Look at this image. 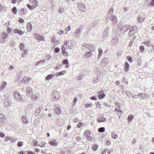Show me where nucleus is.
Returning a JSON list of instances; mask_svg holds the SVG:
<instances>
[{
  "mask_svg": "<svg viewBox=\"0 0 154 154\" xmlns=\"http://www.w3.org/2000/svg\"><path fill=\"white\" fill-rule=\"evenodd\" d=\"M64 43L65 44L64 46H66L69 49L73 48L75 45V42L72 40H66L65 41Z\"/></svg>",
  "mask_w": 154,
  "mask_h": 154,
  "instance_id": "f257e3e1",
  "label": "nucleus"
},
{
  "mask_svg": "<svg viewBox=\"0 0 154 154\" xmlns=\"http://www.w3.org/2000/svg\"><path fill=\"white\" fill-rule=\"evenodd\" d=\"M14 96L16 100L21 102H24L25 100L23 96H21L20 94L17 91H16L14 93Z\"/></svg>",
  "mask_w": 154,
  "mask_h": 154,
  "instance_id": "f03ea898",
  "label": "nucleus"
},
{
  "mask_svg": "<svg viewBox=\"0 0 154 154\" xmlns=\"http://www.w3.org/2000/svg\"><path fill=\"white\" fill-rule=\"evenodd\" d=\"M33 35L36 39L38 41V42H40L42 41H45V38L41 35L37 33H34L33 34Z\"/></svg>",
  "mask_w": 154,
  "mask_h": 154,
  "instance_id": "7ed1b4c3",
  "label": "nucleus"
},
{
  "mask_svg": "<svg viewBox=\"0 0 154 154\" xmlns=\"http://www.w3.org/2000/svg\"><path fill=\"white\" fill-rule=\"evenodd\" d=\"M138 97L141 99H144L149 98V95L145 93H139L138 94Z\"/></svg>",
  "mask_w": 154,
  "mask_h": 154,
  "instance_id": "20e7f679",
  "label": "nucleus"
},
{
  "mask_svg": "<svg viewBox=\"0 0 154 154\" xmlns=\"http://www.w3.org/2000/svg\"><path fill=\"white\" fill-rule=\"evenodd\" d=\"M77 5L80 10L83 12H85L86 8L84 4L82 3H78Z\"/></svg>",
  "mask_w": 154,
  "mask_h": 154,
  "instance_id": "39448f33",
  "label": "nucleus"
},
{
  "mask_svg": "<svg viewBox=\"0 0 154 154\" xmlns=\"http://www.w3.org/2000/svg\"><path fill=\"white\" fill-rule=\"evenodd\" d=\"M31 81V79L27 76H25L23 77V79L21 80L22 83H25L26 84H28Z\"/></svg>",
  "mask_w": 154,
  "mask_h": 154,
  "instance_id": "423d86ee",
  "label": "nucleus"
},
{
  "mask_svg": "<svg viewBox=\"0 0 154 154\" xmlns=\"http://www.w3.org/2000/svg\"><path fill=\"white\" fill-rule=\"evenodd\" d=\"M56 123L58 126H61L64 124V120L63 119H59L57 121Z\"/></svg>",
  "mask_w": 154,
  "mask_h": 154,
  "instance_id": "0eeeda50",
  "label": "nucleus"
},
{
  "mask_svg": "<svg viewBox=\"0 0 154 154\" xmlns=\"http://www.w3.org/2000/svg\"><path fill=\"white\" fill-rule=\"evenodd\" d=\"M136 29L137 27L135 26H134L131 29L129 32L128 34V35L129 36H130L134 34L136 32L135 29Z\"/></svg>",
  "mask_w": 154,
  "mask_h": 154,
  "instance_id": "6e6552de",
  "label": "nucleus"
},
{
  "mask_svg": "<svg viewBox=\"0 0 154 154\" xmlns=\"http://www.w3.org/2000/svg\"><path fill=\"white\" fill-rule=\"evenodd\" d=\"M145 17L143 15H140L138 16L137 18V20L139 23H142L144 21Z\"/></svg>",
  "mask_w": 154,
  "mask_h": 154,
  "instance_id": "1a4fd4ad",
  "label": "nucleus"
},
{
  "mask_svg": "<svg viewBox=\"0 0 154 154\" xmlns=\"http://www.w3.org/2000/svg\"><path fill=\"white\" fill-rule=\"evenodd\" d=\"M92 51L90 50L88 52H87L83 56L84 59H88L91 56Z\"/></svg>",
  "mask_w": 154,
  "mask_h": 154,
  "instance_id": "9d476101",
  "label": "nucleus"
},
{
  "mask_svg": "<svg viewBox=\"0 0 154 154\" xmlns=\"http://www.w3.org/2000/svg\"><path fill=\"white\" fill-rule=\"evenodd\" d=\"M81 31V29L79 28L76 30L73 35L74 36L76 37L78 35H80Z\"/></svg>",
  "mask_w": 154,
  "mask_h": 154,
  "instance_id": "9b49d317",
  "label": "nucleus"
},
{
  "mask_svg": "<svg viewBox=\"0 0 154 154\" xmlns=\"http://www.w3.org/2000/svg\"><path fill=\"white\" fill-rule=\"evenodd\" d=\"M108 59L107 58L104 57L103 58L101 62V65L104 66L108 63Z\"/></svg>",
  "mask_w": 154,
  "mask_h": 154,
  "instance_id": "f8f14e48",
  "label": "nucleus"
},
{
  "mask_svg": "<svg viewBox=\"0 0 154 154\" xmlns=\"http://www.w3.org/2000/svg\"><path fill=\"white\" fill-rule=\"evenodd\" d=\"M52 95L54 96L55 99L57 100L60 98V95L58 92L54 91L52 93Z\"/></svg>",
  "mask_w": 154,
  "mask_h": 154,
  "instance_id": "ddd939ff",
  "label": "nucleus"
},
{
  "mask_svg": "<svg viewBox=\"0 0 154 154\" xmlns=\"http://www.w3.org/2000/svg\"><path fill=\"white\" fill-rule=\"evenodd\" d=\"M39 97V94H37V95L35 94H33L31 96V99L32 100L36 101L38 100Z\"/></svg>",
  "mask_w": 154,
  "mask_h": 154,
  "instance_id": "4468645a",
  "label": "nucleus"
},
{
  "mask_svg": "<svg viewBox=\"0 0 154 154\" xmlns=\"http://www.w3.org/2000/svg\"><path fill=\"white\" fill-rule=\"evenodd\" d=\"M98 94V97L99 99H103L105 96V95L102 90L100 91Z\"/></svg>",
  "mask_w": 154,
  "mask_h": 154,
  "instance_id": "2eb2a0df",
  "label": "nucleus"
},
{
  "mask_svg": "<svg viewBox=\"0 0 154 154\" xmlns=\"http://www.w3.org/2000/svg\"><path fill=\"white\" fill-rule=\"evenodd\" d=\"M22 120L25 124H27L29 122V119L26 116H24L22 117Z\"/></svg>",
  "mask_w": 154,
  "mask_h": 154,
  "instance_id": "dca6fc26",
  "label": "nucleus"
},
{
  "mask_svg": "<svg viewBox=\"0 0 154 154\" xmlns=\"http://www.w3.org/2000/svg\"><path fill=\"white\" fill-rule=\"evenodd\" d=\"M14 32L15 34L18 33L20 35H21L24 33V32L21 30L16 29H14Z\"/></svg>",
  "mask_w": 154,
  "mask_h": 154,
  "instance_id": "f3484780",
  "label": "nucleus"
},
{
  "mask_svg": "<svg viewBox=\"0 0 154 154\" xmlns=\"http://www.w3.org/2000/svg\"><path fill=\"white\" fill-rule=\"evenodd\" d=\"M101 77L100 76H97L96 77H94L93 80L92 82L93 83H96L97 82H98L100 80Z\"/></svg>",
  "mask_w": 154,
  "mask_h": 154,
  "instance_id": "a211bd4d",
  "label": "nucleus"
},
{
  "mask_svg": "<svg viewBox=\"0 0 154 154\" xmlns=\"http://www.w3.org/2000/svg\"><path fill=\"white\" fill-rule=\"evenodd\" d=\"M55 112L57 115H59L61 113V110L59 106L56 107L55 110Z\"/></svg>",
  "mask_w": 154,
  "mask_h": 154,
  "instance_id": "6ab92c4d",
  "label": "nucleus"
},
{
  "mask_svg": "<svg viewBox=\"0 0 154 154\" xmlns=\"http://www.w3.org/2000/svg\"><path fill=\"white\" fill-rule=\"evenodd\" d=\"M8 36V34L4 32L2 33V41L3 42L5 41V39L7 38Z\"/></svg>",
  "mask_w": 154,
  "mask_h": 154,
  "instance_id": "aec40b11",
  "label": "nucleus"
},
{
  "mask_svg": "<svg viewBox=\"0 0 154 154\" xmlns=\"http://www.w3.org/2000/svg\"><path fill=\"white\" fill-rule=\"evenodd\" d=\"M130 29V26H124L121 29V30L123 32H126Z\"/></svg>",
  "mask_w": 154,
  "mask_h": 154,
  "instance_id": "412c9836",
  "label": "nucleus"
},
{
  "mask_svg": "<svg viewBox=\"0 0 154 154\" xmlns=\"http://www.w3.org/2000/svg\"><path fill=\"white\" fill-rule=\"evenodd\" d=\"M7 84L6 82H4L0 86V91L3 90L7 86Z\"/></svg>",
  "mask_w": 154,
  "mask_h": 154,
  "instance_id": "4be33fe9",
  "label": "nucleus"
},
{
  "mask_svg": "<svg viewBox=\"0 0 154 154\" xmlns=\"http://www.w3.org/2000/svg\"><path fill=\"white\" fill-rule=\"evenodd\" d=\"M109 18L112 22H116V21L117 17L115 16L111 15L109 17Z\"/></svg>",
  "mask_w": 154,
  "mask_h": 154,
  "instance_id": "5701e85b",
  "label": "nucleus"
},
{
  "mask_svg": "<svg viewBox=\"0 0 154 154\" xmlns=\"http://www.w3.org/2000/svg\"><path fill=\"white\" fill-rule=\"evenodd\" d=\"M98 52L99 54L98 56V59L100 58L102 56V54L103 53V50L102 48H98Z\"/></svg>",
  "mask_w": 154,
  "mask_h": 154,
  "instance_id": "b1692460",
  "label": "nucleus"
},
{
  "mask_svg": "<svg viewBox=\"0 0 154 154\" xmlns=\"http://www.w3.org/2000/svg\"><path fill=\"white\" fill-rule=\"evenodd\" d=\"M32 26L30 23H28L27 26V30L29 32H30L32 29Z\"/></svg>",
  "mask_w": 154,
  "mask_h": 154,
  "instance_id": "393cba45",
  "label": "nucleus"
},
{
  "mask_svg": "<svg viewBox=\"0 0 154 154\" xmlns=\"http://www.w3.org/2000/svg\"><path fill=\"white\" fill-rule=\"evenodd\" d=\"M63 63L64 65H66V68H67L69 67V61L68 60L65 59L63 60Z\"/></svg>",
  "mask_w": 154,
  "mask_h": 154,
  "instance_id": "a878e982",
  "label": "nucleus"
},
{
  "mask_svg": "<svg viewBox=\"0 0 154 154\" xmlns=\"http://www.w3.org/2000/svg\"><path fill=\"white\" fill-rule=\"evenodd\" d=\"M134 116H133L132 115H129L127 118L128 121L129 122H132L134 118Z\"/></svg>",
  "mask_w": 154,
  "mask_h": 154,
  "instance_id": "bb28decb",
  "label": "nucleus"
},
{
  "mask_svg": "<svg viewBox=\"0 0 154 154\" xmlns=\"http://www.w3.org/2000/svg\"><path fill=\"white\" fill-rule=\"evenodd\" d=\"M54 75L53 74H49L46 77V80L47 81L51 79L54 76Z\"/></svg>",
  "mask_w": 154,
  "mask_h": 154,
  "instance_id": "cd10ccee",
  "label": "nucleus"
},
{
  "mask_svg": "<svg viewBox=\"0 0 154 154\" xmlns=\"http://www.w3.org/2000/svg\"><path fill=\"white\" fill-rule=\"evenodd\" d=\"M49 143L51 145L54 146H56L57 145V143L55 141L51 140L49 142Z\"/></svg>",
  "mask_w": 154,
  "mask_h": 154,
  "instance_id": "c85d7f7f",
  "label": "nucleus"
},
{
  "mask_svg": "<svg viewBox=\"0 0 154 154\" xmlns=\"http://www.w3.org/2000/svg\"><path fill=\"white\" fill-rule=\"evenodd\" d=\"M66 71H63L60 72H58L56 74V76L57 77H59L60 76L63 75L66 73Z\"/></svg>",
  "mask_w": 154,
  "mask_h": 154,
  "instance_id": "c756f323",
  "label": "nucleus"
},
{
  "mask_svg": "<svg viewBox=\"0 0 154 154\" xmlns=\"http://www.w3.org/2000/svg\"><path fill=\"white\" fill-rule=\"evenodd\" d=\"M30 3L32 4V6H35V8L38 5V2L37 0H34Z\"/></svg>",
  "mask_w": 154,
  "mask_h": 154,
  "instance_id": "7c9ffc66",
  "label": "nucleus"
},
{
  "mask_svg": "<svg viewBox=\"0 0 154 154\" xmlns=\"http://www.w3.org/2000/svg\"><path fill=\"white\" fill-rule=\"evenodd\" d=\"M129 68V65L128 62H126L125 64V72L128 71Z\"/></svg>",
  "mask_w": 154,
  "mask_h": 154,
  "instance_id": "2f4dec72",
  "label": "nucleus"
},
{
  "mask_svg": "<svg viewBox=\"0 0 154 154\" xmlns=\"http://www.w3.org/2000/svg\"><path fill=\"white\" fill-rule=\"evenodd\" d=\"M65 11V8L63 7H60L58 9V12L60 14H63Z\"/></svg>",
  "mask_w": 154,
  "mask_h": 154,
  "instance_id": "473e14b6",
  "label": "nucleus"
},
{
  "mask_svg": "<svg viewBox=\"0 0 154 154\" xmlns=\"http://www.w3.org/2000/svg\"><path fill=\"white\" fill-rule=\"evenodd\" d=\"M143 43L147 47H149L152 45L150 41H145Z\"/></svg>",
  "mask_w": 154,
  "mask_h": 154,
  "instance_id": "72a5a7b5",
  "label": "nucleus"
},
{
  "mask_svg": "<svg viewBox=\"0 0 154 154\" xmlns=\"http://www.w3.org/2000/svg\"><path fill=\"white\" fill-rule=\"evenodd\" d=\"M106 119V118L104 117L99 118L97 119V121L99 122H104Z\"/></svg>",
  "mask_w": 154,
  "mask_h": 154,
  "instance_id": "f704fd0d",
  "label": "nucleus"
},
{
  "mask_svg": "<svg viewBox=\"0 0 154 154\" xmlns=\"http://www.w3.org/2000/svg\"><path fill=\"white\" fill-rule=\"evenodd\" d=\"M27 93L29 94H31L32 93V90L29 87H27L26 89Z\"/></svg>",
  "mask_w": 154,
  "mask_h": 154,
  "instance_id": "c9c22d12",
  "label": "nucleus"
},
{
  "mask_svg": "<svg viewBox=\"0 0 154 154\" xmlns=\"http://www.w3.org/2000/svg\"><path fill=\"white\" fill-rule=\"evenodd\" d=\"M41 111V109L40 108L36 109L35 110V112L34 114V115L35 116H38L39 114V113H40Z\"/></svg>",
  "mask_w": 154,
  "mask_h": 154,
  "instance_id": "e433bc0d",
  "label": "nucleus"
},
{
  "mask_svg": "<svg viewBox=\"0 0 154 154\" xmlns=\"http://www.w3.org/2000/svg\"><path fill=\"white\" fill-rule=\"evenodd\" d=\"M28 50L27 49H25L23 52L22 54V57L23 58L26 56V54H28Z\"/></svg>",
  "mask_w": 154,
  "mask_h": 154,
  "instance_id": "4c0bfd02",
  "label": "nucleus"
},
{
  "mask_svg": "<svg viewBox=\"0 0 154 154\" xmlns=\"http://www.w3.org/2000/svg\"><path fill=\"white\" fill-rule=\"evenodd\" d=\"M61 50L62 51V54L64 55H66L67 54V52H66V49L64 47V46L62 47L61 48Z\"/></svg>",
  "mask_w": 154,
  "mask_h": 154,
  "instance_id": "58836bf2",
  "label": "nucleus"
},
{
  "mask_svg": "<svg viewBox=\"0 0 154 154\" xmlns=\"http://www.w3.org/2000/svg\"><path fill=\"white\" fill-rule=\"evenodd\" d=\"M27 6L29 9L32 10L35 8V6H32L29 4H27Z\"/></svg>",
  "mask_w": 154,
  "mask_h": 154,
  "instance_id": "ea45409f",
  "label": "nucleus"
},
{
  "mask_svg": "<svg viewBox=\"0 0 154 154\" xmlns=\"http://www.w3.org/2000/svg\"><path fill=\"white\" fill-rule=\"evenodd\" d=\"M111 42L113 43V45H115L116 44L117 42V39L116 38H113L111 40Z\"/></svg>",
  "mask_w": 154,
  "mask_h": 154,
  "instance_id": "a19ab883",
  "label": "nucleus"
},
{
  "mask_svg": "<svg viewBox=\"0 0 154 154\" xmlns=\"http://www.w3.org/2000/svg\"><path fill=\"white\" fill-rule=\"evenodd\" d=\"M126 59L127 60H128V61L130 63H132L133 61V60L132 58L131 57L129 56H127Z\"/></svg>",
  "mask_w": 154,
  "mask_h": 154,
  "instance_id": "79ce46f5",
  "label": "nucleus"
},
{
  "mask_svg": "<svg viewBox=\"0 0 154 154\" xmlns=\"http://www.w3.org/2000/svg\"><path fill=\"white\" fill-rule=\"evenodd\" d=\"M91 134L90 131L89 130L85 131L84 133L86 136L88 137L90 136Z\"/></svg>",
  "mask_w": 154,
  "mask_h": 154,
  "instance_id": "37998d69",
  "label": "nucleus"
},
{
  "mask_svg": "<svg viewBox=\"0 0 154 154\" xmlns=\"http://www.w3.org/2000/svg\"><path fill=\"white\" fill-rule=\"evenodd\" d=\"M112 137L113 139H116L118 138V135L114 132L112 133Z\"/></svg>",
  "mask_w": 154,
  "mask_h": 154,
  "instance_id": "c03bdc74",
  "label": "nucleus"
},
{
  "mask_svg": "<svg viewBox=\"0 0 154 154\" xmlns=\"http://www.w3.org/2000/svg\"><path fill=\"white\" fill-rule=\"evenodd\" d=\"M24 45L22 43H21L20 44V48L21 50H24Z\"/></svg>",
  "mask_w": 154,
  "mask_h": 154,
  "instance_id": "a18cd8bd",
  "label": "nucleus"
},
{
  "mask_svg": "<svg viewBox=\"0 0 154 154\" xmlns=\"http://www.w3.org/2000/svg\"><path fill=\"white\" fill-rule=\"evenodd\" d=\"M105 131V128L104 127H101L98 129L99 132L101 133Z\"/></svg>",
  "mask_w": 154,
  "mask_h": 154,
  "instance_id": "49530a36",
  "label": "nucleus"
},
{
  "mask_svg": "<svg viewBox=\"0 0 154 154\" xmlns=\"http://www.w3.org/2000/svg\"><path fill=\"white\" fill-rule=\"evenodd\" d=\"M145 48L143 46H140V51L142 52L143 53L144 52V51Z\"/></svg>",
  "mask_w": 154,
  "mask_h": 154,
  "instance_id": "de8ad7c7",
  "label": "nucleus"
},
{
  "mask_svg": "<svg viewBox=\"0 0 154 154\" xmlns=\"http://www.w3.org/2000/svg\"><path fill=\"white\" fill-rule=\"evenodd\" d=\"M12 11L14 14H16L17 12V8L14 7L12 8Z\"/></svg>",
  "mask_w": 154,
  "mask_h": 154,
  "instance_id": "09e8293b",
  "label": "nucleus"
},
{
  "mask_svg": "<svg viewBox=\"0 0 154 154\" xmlns=\"http://www.w3.org/2000/svg\"><path fill=\"white\" fill-rule=\"evenodd\" d=\"M27 108H26V110L29 109L31 110L32 108V106L31 104H29L27 105Z\"/></svg>",
  "mask_w": 154,
  "mask_h": 154,
  "instance_id": "8fccbe9b",
  "label": "nucleus"
},
{
  "mask_svg": "<svg viewBox=\"0 0 154 154\" xmlns=\"http://www.w3.org/2000/svg\"><path fill=\"white\" fill-rule=\"evenodd\" d=\"M113 9L112 8H110L109 12L108 14L109 15H110L111 16L112 15L113 13Z\"/></svg>",
  "mask_w": 154,
  "mask_h": 154,
  "instance_id": "3c124183",
  "label": "nucleus"
},
{
  "mask_svg": "<svg viewBox=\"0 0 154 154\" xmlns=\"http://www.w3.org/2000/svg\"><path fill=\"white\" fill-rule=\"evenodd\" d=\"M23 145V143L22 142H19L17 144V146L19 147L22 146Z\"/></svg>",
  "mask_w": 154,
  "mask_h": 154,
  "instance_id": "603ef678",
  "label": "nucleus"
},
{
  "mask_svg": "<svg viewBox=\"0 0 154 154\" xmlns=\"http://www.w3.org/2000/svg\"><path fill=\"white\" fill-rule=\"evenodd\" d=\"M64 31L62 29L59 30L58 32V34L60 35H63L64 33Z\"/></svg>",
  "mask_w": 154,
  "mask_h": 154,
  "instance_id": "864d4df0",
  "label": "nucleus"
},
{
  "mask_svg": "<svg viewBox=\"0 0 154 154\" xmlns=\"http://www.w3.org/2000/svg\"><path fill=\"white\" fill-rule=\"evenodd\" d=\"M38 146H41V147H44L45 146V143H44L43 142H42L41 143H40L38 145Z\"/></svg>",
  "mask_w": 154,
  "mask_h": 154,
  "instance_id": "5fc2aeb1",
  "label": "nucleus"
},
{
  "mask_svg": "<svg viewBox=\"0 0 154 154\" xmlns=\"http://www.w3.org/2000/svg\"><path fill=\"white\" fill-rule=\"evenodd\" d=\"M104 104L105 107L109 108L111 106V105H110L104 102Z\"/></svg>",
  "mask_w": 154,
  "mask_h": 154,
  "instance_id": "6e6d98bb",
  "label": "nucleus"
},
{
  "mask_svg": "<svg viewBox=\"0 0 154 154\" xmlns=\"http://www.w3.org/2000/svg\"><path fill=\"white\" fill-rule=\"evenodd\" d=\"M134 41V38H132L129 44V45H128L129 47H131V46Z\"/></svg>",
  "mask_w": 154,
  "mask_h": 154,
  "instance_id": "4d7b16f0",
  "label": "nucleus"
},
{
  "mask_svg": "<svg viewBox=\"0 0 154 154\" xmlns=\"http://www.w3.org/2000/svg\"><path fill=\"white\" fill-rule=\"evenodd\" d=\"M60 51V49L58 48H56L54 49V52L56 53H58Z\"/></svg>",
  "mask_w": 154,
  "mask_h": 154,
  "instance_id": "13d9d810",
  "label": "nucleus"
},
{
  "mask_svg": "<svg viewBox=\"0 0 154 154\" xmlns=\"http://www.w3.org/2000/svg\"><path fill=\"white\" fill-rule=\"evenodd\" d=\"M87 139L88 140L91 141H92L93 140L92 137L90 136L87 137Z\"/></svg>",
  "mask_w": 154,
  "mask_h": 154,
  "instance_id": "bf43d9fd",
  "label": "nucleus"
},
{
  "mask_svg": "<svg viewBox=\"0 0 154 154\" xmlns=\"http://www.w3.org/2000/svg\"><path fill=\"white\" fill-rule=\"evenodd\" d=\"M92 106V105L89 103H86L85 104V107L86 108H88Z\"/></svg>",
  "mask_w": 154,
  "mask_h": 154,
  "instance_id": "052dcab7",
  "label": "nucleus"
},
{
  "mask_svg": "<svg viewBox=\"0 0 154 154\" xmlns=\"http://www.w3.org/2000/svg\"><path fill=\"white\" fill-rule=\"evenodd\" d=\"M77 101V99L76 97H75L74 98V100L72 102V103H73L72 104H73V106L75 105V104L76 103V102Z\"/></svg>",
  "mask_w": 154,
  "mask_h": 154,
  "instance_id": "680f3d73",
  "label": "nucleus"
},
{
  "mask_svg": "<svg viewBox=\"0 0 154 154\" xmlns=\"http://www.w3.org/2000/svg\"><path fill=\"white\" fill-rule=\"evenodd\" d=\"M149 5L150 6H154V0H152Z\"/></svg>",
  "mask_w": 154,
  "mask_h": 154,
  "instance_id": "e2e57ef3",
  "label": "nucleus"
},
{
  "mask_svg": "<svg viewBox=\"0 0 154 154\" xmlns=\"http://www.w3.org/2000/svg\"><path fill=\"white\" fill-rule=\"evenodd\" d=\"M12 138V137H6L5 138V140L7 141H8L9 140H11V138Z\"/></svg>",
  "mask_w": 154,
  "mask_h": 154,
  "instance_id": "0e129e2a",
  "label": "nucleus"
},
{
  "mask_svg": "<svg viewBox=\"0 0 154 154\" xmlns=\"http://www.w3.org/2000/svg\"><path fill=\"white\" fill-rule=\"evenodd\" d=\"M131 96L133 98H137L138 97V95H136L134 94H131Z\"/></svg>",
  "mask_w": 154,
  "mask_h": 154,
  "instance_id": "69168bd1",
  "label": "nucleus"
},
{
  "mask_svg": "<svg viewBox=\"0 0 154 154\" xmlns=\"http://www.w3.org/2000/svg\"><path fill=\"white\" fill-rule=\"evenodd\" d=\"M97 146L96 145H94L93 146V149L94 151H96L97 149Z\"/></svg>",
  "mask_w": 154,
  "mask_h": 154,
  "instance_id": "338daca9",
  "label": "nucleus"
},
{
  "mask_svg": "<svg viewBox=\"0 0 154 154\" xmlns=\"http://www.w3.org/2000/svg\"><path fill=\"white\" fill-rule=\"evenodd\" d=\"M0 136L2 138H3L5 137V135L4 133L0 132Z\"/></svg>",
  "mask_w": 154,
  "mask_h": 154,
  "instance_id": "774afa93",
  "label": "nucleus"
}]
</instances>
